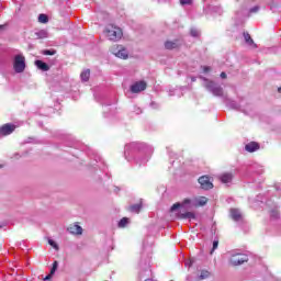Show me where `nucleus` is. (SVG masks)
I'll return each instance as SVG.
<instances>
[{"label":"nucleus","instance_id":"obj_10","mask_svg":"<svg viewBox=\"0 0 281 281\" xmlns=\"http://www.w3.org/2000/svg\"><path fill=\"white\" fill-rule=\"evenodd\" d=\"M15 128L16 126L14 124H10V123L4 124L3 126L0 127V137L12 135Z\"/></svg>","mask_w":281,"mask_h":281},{"label":"nucleus","instance_id":"obj_12","mask_svg":"<svg viewBox=\"0 0 281 281\" xmlns=\"http://www.w3.org/2000/svg\"><path fill=\"white\" fill-rule=\"evenodd\" d=\"M229 215L235 223H240L243 221V212L238 209H231Z\"/></svg>","mask_w":281,"mask_h":281},{"label":"nucleus","instance_id":"obj_19","mask_svg":"<svg viewBox=\"0 0 281 281\" xmlns=\"http://www.w3.org/2000/svg\"><path fill=\"white\" fill-rule=\"evenodd\" d=\"M35 65L37 69H41L42 71H49V66L43 60H35Z\"/></svg>","mask_w":281,"mask_h":281},{"label":"nucleus","instance_id":"obj_3","mask_svg":"<svg viewBox=\"0 0 281 281\" xmlns=\"http://www.w3.org/2000/svg\"><path fill=\"white\" fill-rule=\"evenodd\" d=\"M228 262L233 267H240V265H245V262H249V257L240 250H231L227 254Z\"/></svg>","mask_w":281,"mask_h":281},{"label":"nucleus","instance_id":"obj_36","mask_svg":"<svg viewBox=\"0 0 281 281\" xmlns=\"http://www.w3.org/2000/svg\"><path fill=\"white\" fill-rule=\"evenodd\" d=\"M134 113H136V115H139L142 113V109L134 106Z\"/></svg>","mask_w":281,"mask_h":281},{"label":"nucleus","instance_id":"obj_8","mask_svg":"<svg viewBox=\"0 0 281 281\" xmlns=\"http://www.w3.org/2000/svg\"><path fill=\"white\" fill-rule=\"evenodd\" d=\"M266 205L268 207H270L269 212H270V218H272L273 221H277V218H280V212H278V204L273 203V200H268L266 202Z\"/></svg>","mask_w":281,"mask_h":281},{"label":"nucleus","instance_id":"obj_31","mask_svg":"<svg viewBox=\"0 0 281 281\" xmlns=\"http://www.w3.org/2000/svg\"><path fill=\"white\" fill-rule=\"evenodd\" d=\"M216 249H218V240H214L213 241V248H212V250H211V254H214V251H216Z\"/></svg>","mask_w":281,"mask_h":281},{"label":"nucleus","instance_id":"obj_40","mask_svg":"<svg viewBox=\"0 0 281 281\" xmlns=\"http://www.w3.org/2000/svg\"><path fill=\"white\" fill-rule=\"evenodd\" d=\"M204 71L205 72L210 71V67H204Z\"/></svg>","mask_w":281,"mask_h":281},{"label":"nucleus","instance_id":"obj_41","mask_svg":"<svg viewBox=\"0 0 281 281\" xmlns=\"http://www.w3.org/2000/svg\"><path fill=\"white\" fill-rule=\"evenodd\" d=\"M191 80H192V82H196V78H194V77H192Z\"/></svg>","mask_w":281,"mask_h":281},{"label":"nucleus","instance_id":"obj_24","mask_svg":"<svg viewBox=\"0 0 281 281\" xmlns=\"http://www.w3.org/2000/svg\"><path fill=\"white\" fill-rule=\"evenodd\" d=\"M38 22L40 23H48L49 22V18L47 16V14L41 13L38 15Z\"/></svg>","mask_w":281,"mask_h":281},{"label":"nucleus","instance_id":"obj_25","mask_svg":"<svg viewBox=\"0 0 281 281\" xmlns=\"http://www.w3.org/2000/svg\"><path fill=\"white\" fill-rule=\"evenodd\" d=\"M139 210H142V204H134L130 206V211L134 212L135 214H139Z\"/></svg>","mask_w":281,"mask_h":281},{"label":"nucleus","instance_id":"obj_17","mask_svg":"<svg viewBox=\"0 0 281 281\" xmlns=\"http://www.w3.org/2000/svg\"><path fill=\"white\" fill-rule=\"evenodd\" d=\"M130 224H131V220L128 217H123L119 221L117 227L120 229H124V227H128Z\"/></svg>","mask_w":281,"mask_h":281},{"label":"nucleus","instance_id":"obj_42","mask_svg":"<svg viewBox=\"0 0 281 281\" xmlns=\"http://www.w3.org/2000/svg\"><path fill=\"white\" fill-rule=\"evenodd\" d=\"M145 273H150V270H148V269H145Z\"/></svg>","mask_w":281,"mask_h":281},{"label":"nucleus","instance_id":"obj_18","mask_svg":"<svg viewBox=\"0 0 281 281\" xmlns=\"http://www.w3.org/2000/svg\"><path fill=\"white\" fill-rule=\"evenodd\" d=\"M232 179H234L232 173H223L220 176V181H222V183H231Z\"/></svg>","mask_w":281,"mask_h":281},{"label":"nucleus","instance_id":"obj_39","mask_svg":"<svg viewBox=\"0 0 281 281\" xmlns=\"http://www.w3.org/2000/svg\"><path fill=\"white\" fill-rule=\"evenodd\" d=\"M262 172H265V170H262V169L257 171L258 175H262Z\"/></svg>","mask_w":281,"mask_h":281},{"label":"nucleus","instance_id":"obj_30","mask_svg":"<svg viewBox=\"0 0 281 281\" xmlns=\"http://www.w3.org/2000/svg\"><path fill=\"white\" fill-rule=\"evenodd\" d=\"M48 245H50L53 249L58 250V244H56V241H54L53 239H48Z\"/></svg>","mask_w":281,"mask_h":281},{"label":"nucleus","instance_id":"obj_9","mask_svg":"<svg viewBox=\"0 0 281 281\" xmlns=\"http://www.w3.org/2000/svg\"><path fill=\"white\" fill-rule=\"evenodd\" d=\"M146 87H148L146 81H136L131 86L130 91L132 93H142V91H146Z\"/></svg>","mask_w":281,"mask_h":281},{"label":"nucleus","instance_id":"obj_45","mask_svg":"<svg viewBox=\"0 0 281 281\" xmlns=\"http://www.w3.org/2000/svg\"><path fill=\"white\" fill-rule=\"evenodd\" d=\"M241 15H245V11L241 12Z\"/></svg>","mask_w":281,"mask_h":281},{"label":"nucleus","instance_id":"obj_22","mask_svg":"<svg viewBox=\"0 0 281 281\" xmlns=\"http://www.w3.org/2000/svg\"><path fill=\"white\" fill-rule=\"evenodd\" d=\"M80 78L82 82H88L89 78H91V70L86 69L81 72Z\"/></svg>","mask_w":281,"mask_h":281},{"label":"nucleus","instance_id":"obj_32","mask_svg":"<svg viewBox=\"0 0 281 281\" xmlns=\"http://www.w3.org/2000/svg\"><path fill=\"white\" fill-rule=\"evenodd\" d=\"M192 265H194V260L193 259H189L184 262V267H187L188 269H190V267H192Z\"/></svg>","mask_w":281,"mask_h":281},{"label":"nucleus","instance_id":"obj_6","mask_svg":"<svg viewBox=\"0 0 281 281\" xmlns=\"http://www.w3.org/2000/svg\"><path fill=\"white\" fill-rule=\"evenodd\" d=\"M13 69L15 74H23L25 71V56L18 54L13 58Z\"/></svg>","mask_w":281,"mask_h":281},{"label":"nucleus","instance_id":"obj_14","mask_svg":"<svg viewBox=\"0 0 281 281\" xmlns=\"http://www.w3.org/2000/svg\"><path fill=\"white\" fill-rule=\"evenodd\" d=\"M260 148V145H258V143L256 142H250L245 146V150H247V153H256V150H258Z\"/></svg>","mask_w":281,"mask_h":281},{"label":"nucleus","instance_id":"obj_27","mask_svg":"<svg viewBox=\"0 0 281 281\" xmlns=\"http://www.w3.org/2000/svg\"><path fill=\"white\" fill-rule=\"evenodd\" d=\"M43 55L44 56H55L56 50L55 49H45V50H43Z\"/></svg>","mask_w":281,"mask_h":281},{"label":"nucleus","instance_id":"obj_33","mask_svg":"<svg viewBox=\"0 0 281 281\" xmlns=\"http://www.w3.org/2000/svg\"><path fill=\"white\" fill-rule=\"evenodd\" d=\"M258 10H260V7H258V5L252 7V8L249 10V14H256V12H258Z\"/></svg>","mask_w":281,"mask_h":281},{"label":"nucleus","instance_id":"obj_47","mask_svg":"<svg viewBox=\"0 0 281 281\" xmlns=\"http://www.w3.org/2000/svg\"><path fill=\"white\" fill-rule=\"evenodd\" d=\"M139 278L142 279V273H139Z\"/></svg>","mask_w":281,"mask_h":281},{"label":"nucleus","instance_id":"obj_37","mask_svg":"<svg viewBox=\"0 0 281 281\" xmlns=\"http://www.w3.org/2000/svg\"><path fill=\"white\" fill-rule=\"evenodd\" d=\"M52 273L50 274H48V276H46L45 278H44V280H52Z\"/></svg>","mask_w":281,"mask_h":281},{"label":"nucleus","instance_id":"obj_38","mask_svg":"<svg viewBox=\"0 0 281 281\" xmlns=\"http://www.w3.org/2000/svg\"><path fill=\"white\" fill-rule=\"evenodd\" d=\"M221 78H227V74L222 72V74H221Z\"/></svg>","mask_w":281,"mask_h":281},{"label":"nucleus","instance_id":"obj_28","mask_svg":"<svg viewBox=\"0 0 281 281\" xmlns=\"http://www.w3.org/2000/svg\"><path fill=\"white\" fill-rule=\"evenodd\" d=\"M56 269H58V261H54L53 268L50 269V276L56 273Z\"/></svg>","mask_w":281,"mask_h":281},{"label":"nucleus","instance_id":"obj_21","mask_svg":"<svg viewBox=\"0 0 281 281\" xmlns=\"http://www.w3.org/2000/svg\"><path fill=\"white\" fill-rule=\"evenodd\" d=\"M35 36H36V38H40V40L48 38L49 33H47L46 30H40V31L35 32Z\"/></svg>","mask_w":281,"mask_h":281},{"label":"nucleus","instance_id":"obj_46","mask_svg":"<svg viewBox=\"0 0 281 281\" xmlns=\"http://www.w3.org/2000/svg\"><path fill=\"white\" fill-rule=\"evenodd\" d=\"M0 168H3V165H0Z\"/></svg>","mask_w":281,"mask_h":281},{"label":"nucleus","instance_id":"obj_2","mask_svg":"<svg viewBox=\"0 0 281 281\" xmlns=\"http://www.w3.org/2000/svg\"><path fill=\"white\" fill-rule=\"evenodd\" d=\"M145 146L146 145H144L143 143H137V142L125 145V151H124L125 159H127V161H133L134 159V161L138 166H144V164H146L150 158L148 156L144 158H135V155H137V153H140V150H144Z\"/></svg>","mask_w":281,"mask_h":281},{"label":"nucleus","instance_id":"obj_29","mask_svg":"<svg viewBox=\"0 0 281 281\" xmlns=\"http://www.w3.org/2000/svg\"><path fill=\"white\" fill-rule=\"evenodd\" d=\"M56 269H58V261H54L53 268L50 269V276L56 273Z\"/></svg>","mask_w":281,"mask_h":281},{"label":"nucleus","instance_id":"obj_34","mask_svg":"<svg viewBox=\"0 0 281 281\" xmlns=\"http://www.w3.org/2000/svg\"><path fill=\"white\" fill-rule=\"evenodd\" d=\"M190 34H191V36H193V37H196V36H199L200 32H199V30H196V29H191Z\"/></svg>","mask_w":281,"mask_h":281},{"label":"nucleus","instance_id":"obj_4","mask_svg":"<svg viewBox=\"0 0 281 281\" xmlns=\"http://www.w3.org/2000/svg\"><path fill=\"white\" fill-rule=\"evenodd\" d=\"M104 34L109 41H120L122 36H124V33L122 32V29L109 24L105 26Z\"/></svg>","mask_w":281,"mask_h":281},{"label":"nucleus","instance_id":"obj_23","mask_svg":"<svg viewBox=\"0 0 281 281\" xmlns=\"http://www.w3.org/2000/svg\"><path fill=\"white\" fill-rule=\"evenodd\" d=\"M165 47L166 49H177L179 45L177 44V42H166Z\"/></svg>","mask_w":281,"mask_h":281},{"label":"nucleus","instance_id":"obj_26","mask_svg":"<svg viewBox=\"0 0 281 281\" xmlns=\"http://www.w3.org/2000/svg\"><path fill=\"white\" fill-rule=\"evenodd\" d=\"M207 278H210V271L207 270H202L201 274L199 277L200 280H207Z\"/></svg>","mask_w":281,"mask_h":281},{"label":"nucleus","instance_id":"obj_43","mask_svg":"<svg viewBox=\"0 0 281 281\" xmlns=\"http://www.w3.org/2000/svg\"><path fill=\"white\" fill-rule=\"evenodd\" d=\"M0 30H3V25H0Z\"/></svg>","mask_w":281,"mask_h":281},{"label":"nucleus","instance_id":"obj_11","mask_svg":"<svg viewBox=\"0 0 281 281\" xmlns=\"http://www.w3.org/2000/svg\"><path fill=\"white\" fill-rule=\"evenodd\" d=\"M198 181L202 190H212V188H214V184H212V182L210 181V177L207 176L200 177Z\"/></svg>","mask_w":281,"mask_h":281},{"label":"nucleus","instance_id":"obj_35","mask_svg":"<svg viewBox=\"0 0 281 281\" xmlns=\"http://www.w3.org/2000/svg\"><path fill=\"white\" fill-rule=\"evenodd\" d=\"M180 3L182 5H191L192 4V0H180Z\"/></svg>","mask_w":281,"mask_h":281},{"label":"nucleus","instance_id":"obj_16","mask_svg":"<svg viewBox=\"0 0 281 281\" xmlns=\"http://www.w3.org/2000/svg\"><path fill=\"white\" fill-rule=\"evenodd\" d=\"M204 12L206 14H210V12H213L214 14H223V9L221 7H206L204 9Z\"/></svg>","mask_w":281,"mask_h":281},{"label":"nucleus","instance_id":"obj_44","mask_svg":"<svg viewBox=\"0 0 281 281\" xmlns=\"http://www.w3.org/2000/svg\"><path fill=\"white\" fill-rule=\"evenodd\" d=\"M279 93H281V88L278 89Z\"/></svg>","mask_w":281,"mask_h":281},{"label":"nucleus","instance_id":"obj_7","mask_svg":"<svg viewBox=\"0 0 281 281\" xmlns=\"http://www.w3.org/2000/svg\"><path fill=\"white\" fill-rule=\"evenodd\" d=\"M111 53L116 56V58H122L123 60H126V58H128V50L120 45L113 46L111 48Z\"/></svg>","mask_w":281,"mask_h":281},{"label":"nucleus","instance_id":"obj_5","mask_svg":"<svg viewBox=\"0 0 281 281\" xmlns=\"http://www.w3.org/2000/svg\"><path fill=\"white\" fill-rule=\"evenodd\" d=\"M203 80H204L203 87H205V89L209 90L210 93L215 95V98H223L224 92H223V87H221V85L205 78H203Z\"/></svg>","mask_w":281,"mask_h":281},{"label":"nucleus","instance_id":"obj_1","mask_svg":"<svg viewBox=\"0 0 281 281\" xmlns=\"http://www.w3.org/2000/svg\"><path fill=\"white\" fill-rule=\"evenodd\" d=\"M205 205H207V198L205 196L184 199L182 203L173 204L171 206V212H176V210H179L180 207V213L178 214V217L192 221L196 218V215L193 212H183V210H192L193 207H203Z\"/></svg>","mask_w":281,"mask_h":281},{"label":"nucleus","instance_id":"obj_15","mask_svg":"<svg viewBox=\"0 0 281 281\" xmlns=\"http://www.w3.org/2000/svg\"><path fill=\"white\" fill-rule=\"evenodd\" d=\"M224 102L228 106V109H234L235 111H238L240 109V105L236 103V101L227 99V97H224Z\"/></svg>","mask_w":281,"mask_h":281},{"label":"nucleus","instance_id":"obj_13","mask_svg":"<svg viewBox=\"0 0 281 281\" xmlns=\"http://www.w3.org/2000/svg\"><path fill=\"white\" fill-rule=\"evenodd\" d=\"M67 229H68L69 234H72L75 236L82 235V228L78 224H71L70 226H68Z\"/></svg>","mask_w":281,"mask_h":281},{"label":"nucleus","instance_id":"obj_20","mask_svg":"<svg viewBox=\"0 0 281 281\" xmlns=\"http://www.w3.org/2000/svg\"><path fill=\"white\" fill-rule=\"evenodd\" d=\"M245 43L249 45L250 47H258L256 43H254V40L251 38V35L249 33H244Z\"/></svg>","mask_w":281,"mask_h":281}]
</instances>
